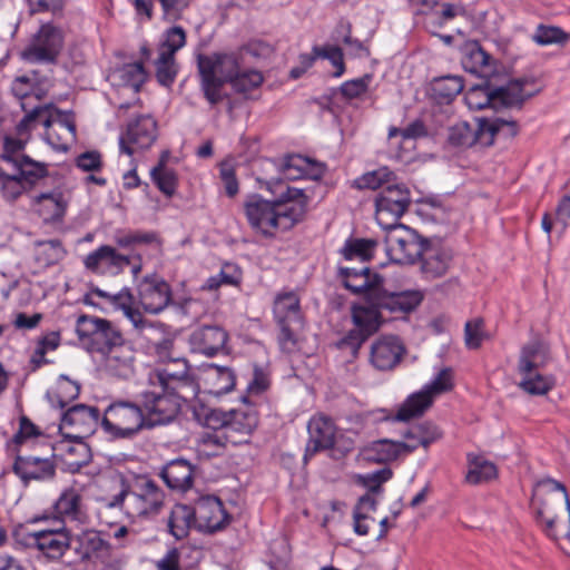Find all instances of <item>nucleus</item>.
Segmentation results:
<instances>
[{
  "mask_svg": "<svg viewBox=\"0 0 570 570\" xmlns=\"http://www.w3.org/2000/svg\"><path fill=\"white\" fill-rule=\"evenodd\" d=\"M62 381L58 385V390L53 395H48L51 404L59 409L67 406L70 400L76 399L79 395L80 387L77 383L61 376Z\"/></svg>",
  "mask_w": 570,
  "mask_h": 570,
  "instance_id": "58",
  "label": "nucleus"
},
{
  "mask_svg": "<svg viewBox=\"0 0 570 570\" xmlns=\"http://www.w3.org/2000/svg\"><path fill=\"white\" fill-rule=\"evenodd\" d=\"M483 126V147L493 144L495 137L513 138L519 132V126L514 120L503 118H481Z\"/></svg>",
  "mask_w": 570,
  "mask_h": 570,
  "instance_id": "44",
  "label": "nucleus"
},
{
  "mask_svg": "<svg viewBox=\"0 0 570 570\" xmlns=\"http://www.w3.org/2000/svg\"><path fill=\"white\" fill-rule=\"evenodd\" d=\"M405 353L406 348L397 336L383 335L371 345L370 364L381 372L392 371L400 364Z\"/></svg>",
  "mask_w": 570,
  "mask_h": 570,
  "instance_id": "20",
  "label": "nucleus"
},
{
  "mask_svg": "<svg viewBox=\"0 0 570 570\" xmlns=\"http://www.w3.org/2000/svg\"><path fill=\"white\" fill-rule=\"evenodd\" d=\"M160 476L169 489L185 492L193 485L194 466L185 459H175L164 465Z\"/></svg>",
  "mask_w": 570,
  "mask_h": 570,
  "instance_id": "32",
  "label": "nucleus"
},
{
  "mask_svg": "<svg viewBox=\"0 0 570 570\" xmlns=\"http://www.w3.org/2000/svg\"><path fill=\"white\" fill-rule=\"evenodd\" d=\"M286 168L295 169L311 179H320L325 171V166L301 155L287 156L283 163Z\"/></svg>",
  "mask_w": 570,
  "mask_h": 570,
  "instance_id": "50",
  "label": "nucleus"
},
{
  "mask_svg": "<svg viewBox=\"0 0 570 570\" xmlns=\"http://www.w3.org/2000/svg\"><path fill=\"white\" fill-rule=\"evenodd\" d=\"M76 333L90 353L105 355L124 343L121 332L108 320L82 314L77 318Z\"/></svg>",
  "mask_w": 570,
  "mask_h": 570,
  "instance_id": "7",
  "label": "nucleus"
},
{
  "mask_svg": "<svg viewBox=\"0 0 570 570\" xmlns=\"http://www.w3.org/2000/svg\"><path fill=\"white\" fill-rule=\"evenodd\" d=\"M26 144V138L19 136L18 138L6 136L3 139V151L0 155L2 163H4L7 167H10L12 164H17V161L24 156L21 151L24 149Z\"/></svg>",
  "mask_w": 570,
  "mask_h": 570,
  "instance_id": "61",
  "label": "nucleus"
},
{
  "mask_svg": "<svg viewBox=\"0 0 570 570\" xmlns=\"http://www.w3.org/2000/svg\"><path fill=\"white\" fill-rule=\"evenodd\" d=\"M492 57L476 45L466 49L462 58L463 68L481 78H488L492 73Z\"/></svg>",
  "mask_w": 570,
  "mask_h": 570,
  "instance_id": "42",
  "label": "nucleus"
},
{
  "mask_svg": "<svg viewBox=\"0 0 570 570\" xmlns=\"http://www.w3.org/2000/svg\"><path fill=\"white\" fill-rule=\"evenodd\" d=\"M107 373L119 379L134 375L135 350L129 343H124L104 355Z\"/></svg>",
  "mask_w": 570,
  "mask_h": 570,
  "instance_id": "31",
  "label": "nucleus"
},
{
  "mask_svg": "<svg viewBox=\"0 0 570 570\" xmlns=\"http://www.w3.org/2000/svg\"><path fill=\"white\" fill-rule=\"evenodd\" d=\"M376 245L374 239H353L345 244L343 255L345 259L360 258L362 262H366L372 257Z\"/></svg>",
  "mask_w": 570,
  "mask_h": 570,
  "instance_id": "56",
  "label": "nucleus"
},
{
  "mask_svg": "<svg viewBox=\"0 0 570 570\" xmlns=\"http://www.w3.org/2000/svg\"><path fill=\"white\" fill-rule=\"evenodd\" d=\"M228 335L219 326H203L195 330L189 338L194 352L214 356L225 347Z\"/></svg>",
  "mask_w": 570,
  "mask_h": 570,
  "instance_id": "30",
  "label": "nucleus"
},
{
  "mask_svg": "<svg viewBox=\"0 0 570 570\" xmlns=\"http://www.w3.org/2000/svg\"><path fill=\"white\" fill-rule=\"evenodd\" d=\"M551 360L549 344L535 337L525 343L520 351L518 360V372L520 375H530L539 372Z\"/></svg>",
  "mask_w": 570,
  "mask_h": 570,
  "instance_id": "27",
  "label": "nucleus"
},
{
  "mask_svg": "<svg viewBox=\"0 0 570 570\" xmlns=\"http://www.w3.org/2000/svg\"><path fill=\"white\" fill-rule=\"evenodd\" d=\"M386 253L397 264H414L420 254L424 253L428 239L422 238L414 229L403 224L384 228Z\"/></svg>",
  "mask_w": 570,
  "mask_h": 570,
  "instance_id": "10",
  "label": "nucleus"
},
{
  "mask_svg": "<svg viewBox=\"0 0 570 570\" xmlns=\"http://www.w3.org/2000/svg\"><path fill=\"white\" fill-rule=\"evenodd\" d=\"M149 381L180 394L195 393V382L185 358H171L161 368L155 370Z\"/></svg>",
  "mask_w": 570,
  "mask_h": 570,
  "instance_id": "15",
  "label": "nucleus"
},
{
  "mask_svg": "<svg viewBox=\"0 0 570 570\" xmlns=\"http://www.w3.org/2000/svg\"><path fill=\"white\" fill-rule=\"evenodd\" d=\"M470 470L465 476L471 484L487 482L497 476V466L487 460L469 455Z\"/></svg>",
  "mask_w": 570,
  "mask_h": 570,
  "instance_id": "52",
  "label": "nucleus"
},
{
  "mask_svg": "<svg viewBox=\"0 0 570 570\" xmlns=\"http://www.w3.org/2000/svg\"><path fill=\"white\" fill-rule=\"evenodd\" d=\"M411 204V191L407 186L394 180L375 196L376 222L382 228L400 224V218L409 210Z\"/></svg>",
  "mask_w": 570,
  "mask_h": 570,
  "instance_id": "9",
  "label": "nucleus"
},
{
  "mask_svg": "<svg viewBox=\"0 0 570 570\" xmlns=\"http://www.w3.org/2000/svg\"><path fill=\"white\" fill-rule=\"evenodd\" d=\"M464 88L463 79L459 76H442L432 81V97L439 104H450Z\"/></svg>",
  "mask_w": 570,
  "mask_h": 570,
  "instance_id": "47",
  "label": "nucleus"
},
{
  "mask_svg": "<svg viewBox=\"0 0 570 570\" xmlns=\"http://www.w3.org/2000/svg\"><path fill=\"white\" fill-rule=\"evenodd\" d=\"M153 181L158 189L166 196L170 197L175 194L177 186V177L174 170L165 167L164 160L158 166L154 167L150 171Z\"/></svg>",
  "mask_w": 570,
  "mask_h": 570,
  "instance_id": "55",
  "label": "nucleus"
},
{
  "mask_svg": "<svg viewBox=\"0 0 570 570\" xmlns=\"http://www.w3.org/2000/svg\"><path fill=\"white\" fill-rule=\"evenodd\" d=\"M138 291L141 306L150 314L163 312L171 299L170 286L156 276L145 277Z\"/></svg>",
  "mask_w": 570,
  "mask_h": 570,
  "instance_id": "24",
  "label": "nucleus"
},
{
  "mask_svg": "<svg viewBox=\"0 0 570 570\" xmlns=\"http://www.w3.org/2000/svg\"><path fill=\"white\" fill-rule=\"evenodd\" d=\"M381 307L366 299L364 304L352 307V320L355 328L351 330L337 342L338 348H348L356 354L362 344L381 326Z\"/></svg>",
  "mask_w": 570,
  "mask_h": 570,
  "instance_id": "11",
  "label": "nucleus"
},
{
  "mask_svg": "<svg viewBox=\"0 0 570 570\" xmlns=\"http://www.w3.org/2000/svg\"><path fill=\"white\" fill-rule=\"evenodd\" d=\"M56 514L62 521L82 522L86 518L82 495L77 489L69 488L62 491L55 505Z\"/></svg>",
  "mask_w": 570,
  "mask_h": 570,
  "instance_id": "35",
  "label": "nucleus"
},
{
  "mask_svg": "<svg viewBox=\"0 0 570 570\" xmlns=\"http://www.w3.org/2000/svg\"><path fill=\"white\" fill-rule=\"evenodd\" d=\"M99 419L100 413L96 406L76 404L62 414L59 431L63 439H86L95 432Z\"/></svg>",
  "mask_w": 570,
  "mask_h": 570,
  "instance_id": "14",
  "label": "nucleus"
},
{
  "mask_svg": "<svg viewBox=\"0 0 570 570\" xmlns=\"http://www.w3.org/2000/svg\"><path fill=\"white\" fill-rule=\"evenodd\" d=\"M65 47V33L53 23H42L21 51V58L31 63H56Z\"/></svg>",
  "mask_w": 570,
  "mask_h": 570,
  "instance_id": "8",
  "label": "nucleus"
},
{
  "mask_svg": "<svg viewBox=\"0 0 570 570\" xmlns=\"http://www.w3.org/2000/svg\"><path fill=\"white\" fill-rule=\"evenodd\" d=\"M75 553L81 562L106 563L110 561L112 548L105 535L97 530H83L72 537Z\"/></svg>",
  "mask_w": 570,
  "mask_h": 570,
  "instance_id": "18",
  "label": "nucleus"
},
{
  "mask_svg": "<svg viewBox=\"0 0 570 570\" xmlns=\"http://www.w3.org/2000/svg\"><path fill=\"white\" fill-rule=\"evenodd\" d=\"M273 313L277 324L304 323L299 297L293 291L279 293L275 297Z\"/></svg>",
  "mask_w": 570,
  "mask_h": 570,
  "instance_id": "34",
  "label": "nucleus"
},
{
  "mask_svg": "<svg viewBox=\"0 0 570 570\" xmlns=\"http://www.w3.org/2000/svg\"><path fill=\"white\" fill-rule=\"evenodd\" d=\"M279 327L278 345L282 352L292 354L298 350L297 333L304 326L303 324L284 323L277 324Z\"/></svg>",
  "mask_w": 570,
  "mask_h": 570,
  "instance_id": "57",
  "label": "nucleus"
},
{
  "mask_svg": "<svg viewBox=\"0 0 570 570\" xmlns=\"http://www.w3.org/2000/svg\"><path fill=\"white\" fill-rule=\"evenodd\" d=\"M139 401L146 416L147 428L165 425L173 422L181 409V403L187 395L176 391L150 383L139 395Z\"/></svg>",
  "mask_w": 570,
  "mask_h": 570,
  "instance_id": "5",
  "label": "nucleus"
},
{
  "mask_svg": "<svg viewBox=\"0 0 570 570\" xmlns=\"http://www.w3.org/2000/svg\"><path fill=\"white\" fill-rule=\"evenodd\" d=\"M396 180L395 174L387 167H380L375 170L367 171L356 178L353 186L357 189H379L383 188Z\"/></svg>",
  "mask_w": 570,
  "mask_h": 570,
  "instance_id": "48",
  "label": "nucleus"
},
{
  "mask_svg": "<svg viewBox=\"0 0 570 570\" xmlns=\"http://www.w3.org/2000/svg\"><path fill=\"white\" fill-rule=\"evenodd\" d=\"M121 489L114 495L109 508H120L130 519H150L160 513L165 493L151 479L146 476L134 478L131 481L121 478Z\"/></svg>",
  "mask_w": 570,
  "mask_h": 570,
  "instance_id": "2",
  "label": "nucleus"
},
{
  "mask_svg": "<svg viewBox=\"0 0 570 570\" xmlns=\"http://www.w3.org/2000/svg\"><path fill=\"white\" fill-rule=\"evenodd\" d=\"M0 186L2 196L8 202H14L26 190L30 189L12 170L0 165Z\"/></svg>",
  "mask_w": 570,
  "mask_h": 570,
  "instance_id": "49",
  "label": "nucleus"
},
{
  "mask_svg": "<svg viewBox=\"0 0 570 570\" xmlns=\"http://www.w3.org/2000/svg\"><path fill=\"white\" fill-rule=\"evenodd\" d=\"M42 108H47L42 120L45 128L62 131L63 138H76V125L71 114L63 112L51 104L42 105Z\"/></svg>",
  "mask_w": 570,
  "mask_h": 570,
  "instance_id": "46",
  "label": "nucleus"
},
{
  "mask_svg": "<svg viewBox=\"0 0 570 570\" xmlns=\"http://www.w3.org/2000/svg\"><path fill=\"white\" fill-rule=\"evenodd\" d=\"M137 402L118 400L110 403L104 412L101 426L115 439H131L147 428L146 416Z\"/></svg>",
  "mask_w": 570,
  "mask_h": 570,
  "instance_id": "6",
  "label": "nucleus"
},
{
  "mask_svg": "<svg viewBox=\"0 0 570 570\" xmlns=\"http://www.w3.org/2000/svg\"><path fill=\"white\" fill-rule=\"evenodd\" d=\"M257 424L258 415L253 407L246 405L243 409L229 410L224 443L237 445L246 442Z\"/></svg>",
  "mask_w": 570,
  "mask_h": 570,
  "instance_id": "22",
  "label": "nucleus"
},
{
  "mask_svg": "<svg viewBox=\"0 0 570 570\" xmlns=\"http://www.w3.org/2000/svg\"><path fill=\"white\" fill-rule=\"evenodd\" d=\"M308 442L304 459L334 446L336 426L333 420L323 414L314 415L307 424Z\"/></svg>",
  "mask_w": 570,
  "mask_h": 570,
  "instance_id": "23",
  "label": "nucleus"
},
{
  "mask_svg": "<svg viewBox=\"0 0 570 570\" xmlns=\"http://www.w3.org/2000/svg\"><path fill=\"white\" fill-rule=\"evenodd\" d=\"M448 141L450 145L460 148H469L474 145L483 147L482 119H475L474 125L466 121L454 124L449 128Z\"/></svg>",
  "mask_w": 570,
  "mask_h": 570,
  "instance_id": "33",
  "label": "nucleus"
},
{
  "mask_svg": "<svg viewBox=\"0 0 570 570\" xmlns=\"http://www.w3.org/2000/svg\"><path fill=\"white\" fill-rule=\"evenodd\" d=\"M158 137L157 121L150 115H140L126 125L119 137L120 151L132 156L149 149Z\"/></svg>",
  "mask_w": 570,
  "mask_h": 570,
  "instance_id": "13",
  "label": "nucleus"
},
{
  "mask_svg": "<svg viewBox=\"0 0 570 570\" xmlns=\"http://www.w3.org/2000/svg\"><path fill=\"white\" fill-rule=\"evenodd\" d=\"M521 376L522 380L519 383L520 389L531 395H544L552 390L556 384L553 376L543 375L539 372Z\"/></svg>",
  "mask_w": 570,
  "mask_h": 570,
  "instance_id": "53",
  "label": "nucleus"
},
{
  "mask_svg": "<svg viewBox=\"0 0 570 570\" xmlns=\"http://www.w3.org/2000/svg\"><path fill=\"white\" fill-rule=\"evenodd\" d=\"M36 210L46 223H55L62 219L67 203L59 191L43 193L35 198Z\"/></svg>",
  "mask_w": 570,
  "mask_h": 570,
  "instance_id": "39",
  "label": "nucleus"
},
{
  "mask_svg": "<svg viewBox=\"0 0 570 570\" xmlns=\"http://www.w3.org/2000/svg\"><path fill=\"white\" fill-rule=\"evenodd\" d=\"M413 445H407L405 442L392 441L382 439L373 442L366 450L365 456L367 460L386 463L396 460L399 456L412 453Z\"/></svg>",
  "mask_w": 570,
  "mask_h": 570,
  "instance_id": "36",
  "label": "nucleus"
},
{
  "mask_svg": "<svg viewBox=\"0 0 570 570\" xmlns=\"http://www.w3.org/2000/svg\"><path fill=\"white\" fill-rule=\"evenodd\" d=\"M208 375V380L212 384V393L214 394L220 395L228 393L235 386V373L227 366L213 365Z\"/></svg>",
  "mask_w": 570,
  "mask_h": 570,
  "instance_id": "51",
  "label": "nucleus"
},
{
  "mask_svg": "<svg viewBox=\"0 0 570 570\" xmlns=\"http://www.w3.org/2000/svg\"><path fill=\"white\" fill-rule=\"evenodd\" d=\"M177 75L175 57L159 53L156 60V77L160 85L169 87Z\"/></svg>",
  "mask_w": 570,
  "mask_h": 570,
  "instance_id": "62",
  "label": "nucleus"
},
{
  "mask_svg": "<svg viewBox=\"0 0 570 570\" xmlns=\"http://www.w3.org/2000/svg\"><path fill=\"white\" fill-rule=\"evenodd\" d=\"M312 51L318 56V58L328 59L332 65L336 68L333 73L334 77H341L345 71V66L343 61V52L342 49L336 46H326L318 47L314 46Z\"/></svg>",
  "mask_w": 570,
  "mask_h": 570,
  "instance_id": "63",
  "label": "nucleus"
},
{
  "mask_svg": "<svg viewBox=\"0 0 570 570\" xmlns=\"http://www.w3.org/2000/svg\"><path fill=\"white\" fill-rule=\"evenodd\" d=\"M195 528V514L193 507L187 504H175L167 519L168 532L176 539H185L191 529Z\"/></svg>",
  "mask_w": 570,
  "mask_h": 570,
  "instance_id": "38",
  "label": "nucleus"
},
{
  "mask_svg": "<svg viewBox=\"0 0 570 570\" xmlns=\"http://www.w3.org/2000/svg\"><path fill=\"white\" fill-rule=\"evenodd\" d=\"M66 255L67 250L59 239L35 242L33 257L40 267L47 268L58 264Z\"/></svg>",
  "mask_w": 570,
  "mask_h": 570,
  "instance_id": "43",
  "label": "nucleus"
},
{
  "mask_svg": "<svg viewBox=\"0 0 570 570\" xmlns=\"http://www.w3.org/2000/svg\"><path fill=\"white\" fill-rule=\"evenodd\" d=\"M405 443L413 445L414 450L419 446L429 448L431 443L435 442L441 438V431L432 422L425 421L420 424L409 428L403 433Z\"/></svg>",
  "mask_w": 570,
  "mask_h": 570,
  "instance_id": "45",
  "label": "nucleus"
},
{
  "mask_svg": "<svg viewBox=\"0 0 570 570\" xmlns=\"http://www.w3.org/2000/svg\"><path fill=\"white\" fill-rule=\"evenodd\" d=\"M433 403V395L429 394L428 390L422 389L406 397V400L399 407L394 420L400 422H407L412 419L421 416Z\"/></svg>",
  "mask_w": 570,
  "mask_h": 570,
  "instance_id": "40",
  "label": "nucleus"
},
{
  "mask_svg": "<svg viewBox=\"0 0 570 570\" xmlns=\"http://www.w3.org/2000/svg\"><path fill=\"white\" fill-rule=\"evenodd\" d=\"M264 81L263 75L257 70L242 71L237 77H234L230 82L235 92L244 95V97H252L250 94L257 90Z\"/></svg>",
  "mask_w": 570,
  "mask_h": 570,
  "instance_id": "54",
  "label": "nucleus"
},
{
  "mask_svg": "<svg viewBox=\"0 0 570 570\" xmlns=\"http://www.w3.org/2000/svg\"><path fill=\"white\" fill-rule=\"evenodd\" d=\"M8 169L16 173L29 188H32L40 179L48 176V165L36 161L29 156H23L17 164L8 167Z\"/></svg>",
  "mask_w": 570,
  "mask_h": 570,
  "instance_id": "41",
  "label": "nucleus"
},
{
  "mask_svg": "<svg viewBox=\"0 0 570 570\" xmlns=\"http://www.w3.org/2000/svg\"><path fill=\"white\" fill-rule=\"evenodd\" d=\"M533 82L530 79L511 80L507 86L491 88L489 82L471 87L464 100L471 110H481L487 107L521 108L523 102L533 97L539 90L525 91L524 86Z\"/></svg>",
  "mask_w": 570,
  "mask_h": 570,
  "instance_id": "4",
  "label": "nucleus"
},
{
  "mask_svg": "<svg viewBox=\"0 0 570 570\" xmlns=\"http://www.w3.org/2000/svg\"><path fill=\"white\" fill-rule=\"evenodd\" d=\"M421 271L426 278L442 277L449 269L452 253L449 248L440 244H433L426 240L424 245V253L420 254Z\"/></svg>",
  "mask_w": 570,
  "mask_h": 570,
  "instance_id": "28",
  "label": "nucleus"
},
{
  "mask_svg": "<svg viewBox=\"0 0 570 570\" xmlns=\"http://www.w3.org/2000/svg\"><path fill=\"white\" fill-rule=\"evenodd\" d=\"M85 439L70 440L63 439L58 449L61 451V456L65 463L72 471H78L87 465L91 460V450L83 441Z\"/></svg>",
  "mask_w": 570,
  "mask_h": 570,
  "instance_id": "37",
  "label": "nucleus"
},
{
  "mask_svg": "<svg viewBox=\"0 0 570 570\" xmlns=\"http://www.w3.org/2000/svg\"><path fill=\"white\" fill-rule=\"evenodd\" d=\"M228 411L222 409H210L205 414V425L208 429L217 431L216 442L220 445H225L226 440V428H227Z\"/></svg>",
  "mask_w": 570,
  "mask_h": 570,
  "instance_id": "59",
  "label": "nucleus"
},
{
  "mask_svg": "<svg viewBox=\"0 0 570 570\" xmlns=\"http://www.w3.org/2000/svg\"><path fill=\"white\" fill-rule=\"evenodd\" d=\"M245 215L253 229L265 236H274L281 230L275 200L252 196L244 205Z\"/></svg>",
  "mask_w": 570,
  "mask_h": 570,
  "instance_id": "19",
  "label": "nucleus"
},
{
  "mask_svg": "<svg viewBox=\"0 0 570 570\" xmlns=\"http://www.w3.org/2000/svg\"><path fill=\"white\" fill-rule=\"evenodd\" d=\"M12 469L24 484L31 480H51L56 474V464L51 459L33 454H17Z\"/></svg>",
  "mask_w": 570,
  "mask_h": 570,
  "instance_id": "25",
  "label": "nucleus"
},
{
  "mask_svg": "<svg viewBox=\"0 0 570 570\" xmlns=\"http://www.w3.org/2000/svg\"><path fill=\"white\" fill-rule=\"evenodd\" d=\"M195 529L203 533H215L225 529L230 515L225 511L223 502L215 495L199 498L193 505Z\"/></svg>",
  "mask_w": 570,
  "mask_h": 570,
  "instance_id": "17",
  "label": "nucleus"
},
{
  "mask_svg": "<svg viewBox=\"0 0 570 570\" xmlns=\"http://www.w3.org/2000/svg\"><path fill=\"white\" fill-rule=\"evenodd\" d=\"M311 197L303 189L287 186L275 199L281 230H288L301 223L308 210Z\"/></svg>",
  "mask_w": 570,
  "mask_h": 570,
  "instance_id": "16",
  "label": "nucleus"
},
{
  "mask_svg": "<svg viewBox=\"0 0 570 570\" xmlns=\"http://www.w3.org/2000/svg\"><path fill=\"white\" fill-rule=\"evenodd\" d=\"M130 264V258L126 255L117 253V250L108 245H102L96 250L89 253L85 259V267L96 274H105L110 268L122 271Z\"/></svg>",
  "mask_w": 570,
  "mask_h": 570,
  "instance_id": "29",
  "label": "nucleus"
},
{
  "mask_svg": "<svg viewBox=\"0 0 570 570\" xmlns=\"http://www.w3.org/2000/svg\"><path fill=\"white\" fill-rule=\"evenodd\" d=\"M186 32L181 27H171L165 33V39L160 45L159 53L167 57H175V53L185 46Z\"/></svg>",
  "mask_w": 570,
  "mask_h": 570,
  "instance_id": "60",
  "label": "nucleus"
},
{
  "mask_svg": "<svg viewBox=\"0 0 570 570\" xmlns=\"http://www.w3.org/2000/svg\"><path fill=\"white\" fill-rule=\"evenodd\" d=\"M14 532L17 541L24 547L36 549L48 561H59L72 546V535L66 527L22 533Z\"/></svg>",
  "mask_w": 570,
  "mask_h": 570,
  "instance_id": "12",
  "label": "nucleus"
},
{
  "mask_svg": "<svg viewBox=\"0 0 570 570\" xmlns=\"http://www.w3.org/2000/svg\"><path fill=\"white\" fill-rule=\"evenodd\" d=\"M537 518L551 539H570V500L566 487L553 480L537 482L532 498Z\"/></svg>",
  "mask_w": 570,
  "mask_h": 570,
  "instance_id": "1",
  "label": "nucleus"
},
{
  "mask_svg": "<svg viewBox=\"0 0 570 570\" xmlns=\"http://www.w3.org/2000/svg\"><path fill=\"white\" fill-rule=\"evenodd\" d=\"M374 303L381 309L394 314H407L415 309L422 302L423 295L419 291L389 292L381 285L380 289L374 292Z\"/></svg>",
  "mask_w": 570,
  "mask_h": 570,
  "instance_id": "26",
  "label": "nucleus"
},
{
  "mask_svg": "<svg viewBox=\"0 0 570 570\" xmlns=\"http://www.w3.org/2000/svg\"><path fill=\"white\" fill-rule=\"evenodd\" d=\"M338 275L345 288L354 294L364 293L370 302L374 301V292L384 283V278L377 273H372L367 266L340 267Z\"/></svg>",
  "mask_w": 570,
  "mask_h": 570,
  "instance_id": "21",
  "label": "nucleus"
},
{
  "mask_svg": "<svg viewBox=\"0 0 570 570\" xmlns=\"http://www.w3.org/2000/svg\"><path fill=\"white\" fill-rule=\"evenodd\" d=\"M567 35L558 27L539 26L532 39L541 46L552 43H562L567 40Z\"/></svg>",
  "mask_w": 570,
  "mask_h": 570,
  "instance_id": "64",
  "label": "nucleus"
},
{
  "mask_svg": "<svg viewBox=\"0 0 570 570\" xmlns=\"http://www.w3.org/2000/svg\"><path fill=\"white\" fill-rule=\"evenodd\" d=\"M243 52L198 55L197 66L202 79V89L210 105L223 100L222 88L242 72Z\"/></svg>",
  "mask_w": 570,
  "mask_h": 570,
  "instance_id": "3",
  "label": "nucleus"
}]
</instances>
